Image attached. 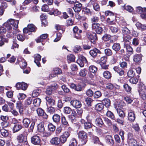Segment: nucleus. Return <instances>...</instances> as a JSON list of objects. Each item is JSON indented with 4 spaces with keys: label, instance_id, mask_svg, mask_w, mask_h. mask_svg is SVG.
<instances>
[{
    "label": "nucleus",
    "instance_id": "48",
    "mask_svg": "<svg viewBox=\"0 0 146 146\" xmlns=\"http://www.w3.org/2000/svg\"><path fill=\"white\" fill-rule=\"evenodd\" d=\"M81 47L79 45H76L74 46L73 48V51L76 53H78L82 50Z\"/></svg>",
    "mask_w": 146,
    "mask_h": 146
},
{
    "label": "nucleus",
    "instance_id": "62",
    "mask_svg": "<svg viewBox=\"0 0 146 146\" xmlns=\"http://www.w3.org/2000/svg\"><path fill=\"white\" fill-rule=\"evenodd\" d=\"M84 11L85 13L88 15H91L92 13V11L87 8L84 9Z\"/></svg>",
    "mask_w": 146,
    "mask_h": 146
},
{
    "label": "nucleus",
    "instance_id": "63",
    "mask_svg": "<svg viewBox=\"0 0 146 146\" xmlns=\"http://www.w3.org/2000/svg\"><path fill=\"white\" fill-rule=\"evenodd\" d=\"M35 122L34 121H33L29 129V132H33V130L34 129V128L35 126Z\"/></svg>",
    "mask_w": 146,
    "mask_h": 146
},
{
    "label": "nucleus",
    "instance_id": "37",
    "mask_svg": "<svg viewBox=\"0 0 146 146\" xmlns=\"http://www.w3.org/2000/svg\"><path fill=\"white\" fill-rule=\"evenodd\" d=\"M120 48V44L118 43H115L112 46V49L116 52L118 51Z\"/></svg>",
    "mask_w": 146,
    "mask_h": 146
},
{
    "label": "nucleus",
    "instance_id": "15",
    "mask_svg": "<svg viewBox=\"0 0 146 146\" xmlns=\"http://www.w3.org/2000/svg\"><path fill=\"white\" fill-rule=\"evenodd\" d=\"M70 104L76 108H80L82 106L81 102L77 100H72L70 102Z\"/></svg>",
    "mask_w": 146,
    "mask_h": 146
},
{
    "label": "nucleus",
    "instance_id": "46",
    "mask_svg": "<svg viewBox=\"0 0 146 146\" xmlns=\"http://www.w3.org/2000/svg\"><path fill=\"white\" fill-rule=\"evenodd\" d=\"M122 32L123 35H128L130 33V30L126 27H124L122 29Z\"/></svg>",
    "mask_w": 146,
    "mask_h": 146
},
{
    "label": "nucleus",
    "instance_id": "54",
    "mask_svg": "<svg viewBox=\"0 0 146 146\" xmlns=\"http://www.w3.org/2000/svg\"><path fill=\"white\" fill-rule=\"evenodd\" d=\"M77 145L76 140L74 138H72L70 141L69 146H76Z\"/></svg>",
    "mask_w": 146,
    "mask_h": 146
},
{
    "label": "nucleus",
    "instance_id": "23",
    "mask_svg": "<svg viewBox=\"0 0 146 146\" xmlns=\"http://www.w3.org/2000/svg\"><path fill=\"white\" fill-rule=\"evenodd\" d=\"M115 16L114 15H112L111 16L107 19V21L109 24L114 25L115 23Z\"/></svg>",
    "mask_w": 146,
    "mask_h": 146
},
{
    "label": "nucleus",
    "instance_id": "5",
    "mask_svg": "<svg viewBox=\"0 0 146 146\" xmlns=\"http://www.w3.org/2000/svg\"><path fill=\"white\" fill-rule=\"evenodd\" d=\"M87 38L90 40L91 42L94 44L96 42L97 40L96 34L94 32L89 33L87 34Z\"/></svg>",
    "mask_w": 146,
    "mask_h": 146
},
{
    "label": "nucleus",
    "instance_id": "56",
    "mask_svg": "<svg viewBox=\"0 0 146 146\" xmlns=\"http://www.w3.org/2000/svg\"><path fill=\"white\" fill-rule=\"evenodd\" d=\"M27 27L29 29L30 31L31 32L35 31V27L33 24L29 25L27 26Z\"/></svg>",
    "mask_w": 146,
    "mask_h": 146
},
{
    "label": "nucleus",
    "instance_id": "9",
    "mask_svg": "<svg viewBox=\"0 0 146 146\" xmlns=\"http://www.w3.org/2000/svg\"><path fill=\"white\" fill-rule=\"evenodd\" d=\"M69 135V132L65 131L59 138L60 140V142L62 143H64L66 141Z\"/></svg>",
    "mask_w": 146,
    "mask_h": 146
},
{
    "label": "nucleus",
    "instance_id": "22",
    "mask_svg": "<svg viewBox=\"0 0 146 146\" xmlns=\"http://www.w3.org/2000/svg\"><path fill=\"white\" fill-rule=\"evenodd\" d=\"M20 59H19V64L20 67L23 69H25L27 66V63L26 60L23 58H20Z\"/></svg>",
    "mask_w": 146,
    "mask_h": 146
},
{
    "label": "nucleus",
    "instance_id": "57",
    "mask_svg": "<svg viewBox=\"0 0 146 146\" xmlns=\"http://www.w3.org/2000/svg\"><path fill=\"white\" fill-rule=\"evenodd\" d=\"M87 74V71L85 69L81 70L79 72L80 76L82 77L85 76Z\"/></svg>",
    "mask_w": 146,
    "mask_h": 146
},
{
    "label": "nucleus",
    "instance_id": "25",
    "mask_svg": "<svg viewBox=\"0 0 146 146\" xmlns=\"http://www.w3.org/2000/svg\"><path fill=\"white\" fill-rule=\"evenodd\" d=\"M50 143L56 145H58L60 144V140L59 138L58 137H55L52 138L50 141Z\"/></svg>",
    "mask_w": 146,
    "mask_h": 146
},
{
    "label": "nucleus",
    "instance_id": "8",
    "mask_svg": "<svg viewBox=\"0 0 146 146\" xmlns=\"http://www.w3.org/2000/svg\"><path fill=\"white\" fill-rule=\"evenodd\" d=\"M80 122L83 124H84V128L85 129L88 130L92 127L91 122H86L84 119H81Z\"/></svg>",
    "mask_w": 146,
    "mask_h": 146
},
{
    "label": "nucleus",
    "instance_id": "19",
    "mask_svg": "<svg viewBox=\"0 0 146 146\" xmlns=\"http://www.w3.org/2000/svg\"><path fill=\"white\" fill-rule=\"evenodd\" d=\"M89 53L90 55L93 57H95L97 56V54L101 53V51L96 48H94L93 50H91Z\"/></svg>",
    "mask_w": 146,
    "mask_h": 146
},
{
    "label": "nucleus",
    "instance_id": "27",
    "mask_svg": "<svg viewBox=\"0 0 146 146\" xmlns=\"http://www.w3.org/2000/svg\"><path fill=\"white\" fill-rule=\"evenodd\" d=\"M143 56L141 54H136L133 56V60L136 62H139L141 60Z\"/></svg>",
    "mask_w": 146,
    "mask_h": 146
},
{
    "label": "nucleus",
    "instance_id": "13",
    "mask_svg": "<svg viewBox=\"0 0 146 146\" xmlns=\"http://www.w3.org/2000/svg\"><path fill=\"white\" fill-rule=\"evenodd\" d=\"M17 139L18 141L21 143L25 142V144L27 143V137L22 134H20L17 136Z\"/></svg>",
    "mask_w": 146,
    "mask_h": 146
},
{
    "label": "nucleus",
    "instance_id": "34",
    "mask_svg": "<svg viewBox=\"0 0 146 146\" xmlns=\"http://www.w3.org/2000/svg\"><path fill=\"white\" fill-rule=\"evenodd\" d=\"M122 7L124 9L130 13H132L133 11V8L130 5H125Z\"/></svg>",
    "mask_w": 146,
    "mask_h": 146
},
{
    "label": "nucleus",
    "instance_id": "4",
    "mask_svg": "<svg viewBox=\"0 0 146 146\" xmlns=\"http://www.w3.org/2000/svg\"><path fill=\"white\" fill-rule=\"evenodd\" d=\"M128 142L129 146H139L137 144L136 140L133 138V134L131 133H128Z\"/></svg>",
    "mask_w": 146,
    "mask_h": 146
},
{
    "label": "nucleus",
    "instance_id": "16",
    "mask_svg": "<svg viewBox=\"0 0 146 146\" xmlns=\"http://www.w3.org/2000/svg\"><path fill=\"white\" fill-rule=\"evenodd\" d=\"M128 119L131 122L134 121L135 118V114L132 110H129L128 116Z\"/></svg>",
    "mask_w": 146,
    "mask_h": 146
},
{
    "label": "nucleus",
    "instance_id": "64",
    "mask_svg": "<svg viewBox=\"0 0 146 146\" xmlns=\"http://www.w3.org/2000/svg\"><path fill=\"white\" fill-rule=\"evenodd\" d=\"M48 128L50 131H53L55 129V126L52 123H49L48 126Z\"/></svg>",
    "mask_w": 146,
    "mask_h": 146
},
{
    "label": "nucleus",
    "instance_id": "42",
    "mask_svg": "<svg viewBox=\"0 0 146 146\" xmlns=\"http://www.w3.org/2000/svg\"><path fill=\"white\" fill-rule=\"evenodd\" d=\"M111 36L109 34H106L102 38V40L104 41H107L111 39Z\"/></svg>",
    "mask_w": 146,
    "mask_h": 146
},
{
    "label": "nucleus",
    "instance_id": "31",
    "mask_svg": "<svg viewBox=\"0 0 146 146\" xmlns=\"http://www.w3.org/2000/svg\"><path fill=\"white\" fill-rule=\"evenodd\" d=\"M95 123L97 126L100 127H102L104 124L102 119L100 117L96 119Z\"/></svg>",
    "mask_w": 146,
    "mask_h": 146
},
{
    "label": "nucleus",
    "instance_id": "1",
    "mask_svg": "<svg viewBox=\"0 0 146 146\" xmlns=\"http://www.w3.org/2000/svg\"><path fill=\"white\" fill-rule=\"evenodd\" d=\"M19 21L18 20H14L11 19L8 20L6 23H4V26L5 27H0V33H4L7 30V33L6 36L8 37H13V35L16 34V32L13 31L12 30V27H13L15 28L18 27Z\"/></svg>",
    "mask_w": 146,
    "mask_h": 146
},
{
    "label": "nucleus",
    "instance_id": "17",
    "mask_svg": "<svg viewBox=\"0 0 146 146\" xmlns=\"http://www.w3.org/2000/svg\"><path fill=\"white\" fill-rule=\"evenodd\" d=\"M16 108L19 110V112L21 115L23 114V107L21 101H18L16 103Z\"/></svg>",
    "mask_w": 146,
    "mask_h": 146
},
{
    "label": "nucleus",
    "instance_id": "39",
    "mask_svg": "<svg viewBox=\"0 0 146 146\" xmlns=\"http://www.w3.org/2000/svg\"><path fill=\"white\" fill-rule=\"evenodd\" d=\"M22 128V126L21 125L15 124L13 127V130L15 132H17L20 130Z\"/></svg>",
    "mask_w": 146,
    "mask_h": 146
},
{
    "label": "nucleus",
    "instance_id": "47",
    "mask_svg": "<svg viewBox=\"0 0 146 146\" xmlns=\"http://www.w3.org/2000/svg\"><path fill=\"white\" fill-rule=\"evenodd\" d=\"M0 132L1 135L3 137H6L8 135L9 133L7 130L4 129H1Z\"/></svg>",
    "mask_w": 146,
    "mask_h": 146
},
{
    "label": "nucleus",
    "instance_id": "61",
    "mask_svg": "<svg viewBox=\"0 0 146 146\" xmlns=\"http://www.w3.org/2000/svg\"><path fill=\"white\" fill-rule=\"evenodd\" d=\"M93 140L94 143H98L100 144H101L102 143L100 141L99 138L96 136H93Z\"/></svg>",
    "mask_w": 146,
    "mask_h": 146
},
{
    "label": "nucleus",
    "instance_id": "59",
    "mask_svg": "<svg viewBox=\"0 0 146 146\" xmlns=\"http://www.w3.org/2000/svg\"><path fill=\"white\" fill-rule=\"evenodd\" d=\"M26 96L25 94L21 93H19L17 95L18 98L19 100L24 99Z\"/></svg>",
    "mask_w": 146,
    "mask_h": 146
},
{
    "label": "nucleus",
    "instance_id": "12",
    "mask_svg": "<svg viewBox=\"0 0 146 146\" xmlns=\"http://www.w3.org/2000/svg\"><path fill=\"white\" fill-rule=\"evenodd\" d=\"M36 111L38 116L42 117L45 119H46L47 118L48 115L42 109L38 108L36 110Z\"/></svg>",
    "mask_w": 146,
    "mask_h": 146
},
{
    "label": "nucleus",
    "instance_id": "14",
    "mask_svg": "<svg viewBox=\"0 0 146 146\" xmlns=\"http://www.w3.org/2000/svg\"><path fill=\"white\" fill-rule=\"evenodd\" d=\"M16 86L18 89H22L24 90H26L27 87V84L24 82L17 83Z\"/></svg>",
    "mask_w": 146,
    "mask_h": 146
},
{
    "label": "nucleus",
    "instance_id": "24",
    "mask_svg": "<svg viewBox=\"0 0 146 146\" xmlns=\"http://www.w3.org/2000/svg\"><path fill=\"white\" fill-rule=\"evenodd\" d=\"M131 38V36L129 35H123V41L124 43L125 46V44H128L129 43Z\"/></svg>",
    "mask_w": 146,
    "mask_h": 146
},
{
    "label": "nucleus",
    "instance_id": "6",
    "mask_svg": "<svg viewBox=\"0 0 146 146\" xmlns=\"http://www.w3.org/2000/svg\"><path fill=\"white\" fill-rule=\"evenodd\" d=\"M73 31L74 37L77 39H80L81 36L80 34L82 33V31L79 29L77 27L75 26L73 29Z\"/></svg>",
    "mask_w": 146,
    "mask_h": 146
},
{
    "label": "nucleus",
    "instance_id": "30",
    "mask_svg": "<svg viewBox=\"0 0 146 146\" xmlns=\"http://www.w3.org/2000/svg\"><path fill=\"white\" fill-rule=\"evenodd\" d=\"M139 30H143L146 29V25L142 24L139 22H137L135 24Z\"/></svg>",
    "mask_w": 146,
    "mask_h": 146
},
{
    "label": "nucleus",
    "instance_id": "3",
    "mask_svg": "<svg viewBox=\"0 0 146 146\" xmlns=\"http://www.w3.org/2000/svg\"><path fill=\"white\" fill-rule=\"evenodd\" d=\"M78 137L81 140L82 145L85 144L87 141V133L83 131H80L78 133Z\"/></svg>",
    "mask_w": 146,
    "mask_h": 146
},
{
    "label": "nucleus",
    "instance_id": "32",
    "mask_svg": "<svg viewBox=\"0 0 146 146\" xmlns=\"http://www.w3.org/2000/svg\"><path fill=\"white\" fill-rule=\"evenodd\" d=\"M52 118L54 122L56 123H58L60 122V116L56 114H54Z\"/></svg>",
    "mask_w": 146,
    "mask_h": 146
},
{
    "label": "nucleus",
    "instance_id": "33",
    "mask_svg": "<svg viewBox=\"0 0 146 146\" xmlns=\"http://www.w3.org/2000/svg\"><path fill=\"white\" fill-rule=\"evenodd\" d=\"M138 92L139 96L142 99L146 101V94L141 89L138 90Z\"/></svg>",
    "mask_w": 146,
    "mask_h": 146
},
{
    "label": "nucleus",
    "instance_id": "58",
    "mask_svg": "<svg viewBox=\"0 0 146 146\" xmlns=\"http://www.w3.org/2000/svg\"><path fill=\"white\" fill-rule=\"evenodd\" d=\"M127 74L128 77L131 78L134 77L135 74L134 72L132 70H129L127 72Z\"/></svg>",
    "mask_w": 146,
    "mask_h": 146
},
{
    "label": "nucleus",
    "instance_id": "11",
    "mask_svg": "<svg viewBox=\"0 0 146 146\" xmlns=\"http://www.w3.org/2000/svg\"><path fill=\"white\" fill-rule=\"evenodd\" d=\"M90 5H93V8L96 11H99L100 10V7L97 3L96 0H91L90 2Z\"/></svg>",
    "mask_w": 146,
    "mask_h": 146
},
{
    "label": "nucleus",
    "instance_id": "60",
    "mask_svg": "<svg viewBox=\"0 0 146 146\" xmlns=\"http://www.w3.org/2000/svg\"><path fill=\"white\" fill-rule=\"evenodd\" d=\"M102 96V93L99 91L95 92L94 93V96L96 98H98L101 97Z\"/></svg>",
    "mask_w": 146,
    "mask_h": 146
},
{
    "label": "nucleus",
    "instance_id": "29",
    "mask_svg": "<svg viewBox=\"0 0 146 146\" xmlns=\"http://www.w3.org/2000/svg\"><path fill=\"white\" fill-rule=\"evenodd\" d=\"M48 36V35L47 34H42L36 40V41L37 43L42 42L43 40L46 38Z\"/></svg>",
    "mask_w": 146,
    "mask_h": 146
},
{
    "label": "nucleus",
    "instance_id": "18",
    "mask_svg": "<svg viewBox=\"0 0 146 146\" xmlns=\"http://www.w3.org/2000/svg\"><path fill=\"white\" fill-rule=\"evenodd\" d=\"M32 143L35 145H39L40 142V140L39 136L35 135L31 138Z\"/></svg>",
    "mask_w": 146,
    "mask_h": 146
},
{
    "label": "nucleus",
    "instance_id": "38",
    "mask_svg": "<svg viewBox=\"0 0 146 146\" xmlns=\"http://www.w3.org/2000/svg\"><path fill=\"white\" fill-rule=\"evenodd\" d=\"M102 103L107 108L110 105V101L108 98L104 99L102 100Z\"/></svg>",
    "mask_w": 146,
    "mask_h": 146
},
{
    "label": "nucleus",
    "instance_id": "53",
    "mask_svg": "<svg viewBox=\"0 0 146 146\" xmlns=\"http://www.w3.org/2000/svg\"><path fill=\"white\" fill-rule=\"evenodd\" d=\"M124 46L126 48L127 52L130 53V54H131L133 53V49L129 45V44H125V46Z\"/></svg>",
    "mask_w": 146,
    "mask_h": 146
},
{
    "label": "nucleus",
    "instance_id": "10",
    "mask_svg": "<svg viewBox=\"0 0 146 146\" xmlns=\"http://www.w3.org/2000/svg\"><path fill=\"white\" fill-rule=\"evenodd\" d=\"M105 139L106 143L109 146H112L114 144V141L112 136L110 135H106L105 137Z\"/></svg>",
    "mask_w": 146,
    "mask_h": 146
},
{
    "label": "nucleus",
    "instance_id": "52",
    "mask_svg": "<svg viewBox=\"0 0 146 146\" xmlns=\"http://www.w3.org/2000/svg\"><path fill=\"white\" fill-rule=\"evenodd\" d=\"M71 109L68 107H66L64 108V112L66 114H70L72 112Z\"/></svg>",
    "mask_w": 146,
    "mask_h": 146
},
{
    "label": "nucleus",
    "instance_id": "2",
    "mask_svg": "<svg viewBox=\"0 0 146 146\" xmlns=\"http://www.w3.org/2000/svg\"><path fill=\"white\" fill-rule=\"evenodd\" d=\"M136 11L138 14L140 15L141 17L143 19H146V8L140 6L137 7Z\"/></svg>",
    "mask_w": 146,
    "mask_h": 146
},
{
    "label": "nucleus",
    "instance_id": "51",
    "mask_svg": "<svg viewBox=\"0 0 146 146\" xmlns=\"http://www.w3.org/2000/svg\"><path fill=\"white\" fill-rule=\"evenodd\" d=\"M89 70L90 72L94 73L97 70V67L94 66L92 65L89 68Z\"/></svg>",
    "mask_w": 146,
    "mask_h": 146
},
{
    "label": "nucleus",
    "instance_id": "45",
    "mask_svg": "<svg viewBox=\"0 0 146 146\" xmlns=\"http://www.w3.org/2000/svg\"><path fill=\"white\" fill-rule=\"evenodd\" d=\"M104 108V105L102 103H100L97 104L95 106L96 110L98 111H101Z\"/></svg>",
    "mask_w": 146,
    "mask_h": 146
},
{
    "label": "nucleus",
    "instance_id": "36",
    "mask_svg": "<svg viewBox=\"0 0 146 146\" xmlns=\"http://www.w3.org/2000/svg\"><path fill=\"white\" fill-rule=\"evenodd\" d=\"M103 75L104 77L107 79H109L111 77V73L110 72L108 71H104L103 73Z\"/></svg>",
    "mask_w": 146,
    "mask_h": 146
},
{
    "label": "nucleus",
    "instance_id": "28",
    "mask_svg": "<svg viewBox=\"0 0 146 146\" xmlns=\"http://www.w3.org/2000/svg\"><path fill=\"white\" fill-rule=\"evenodd\" d=\"M22 122L23 126L27 128L28 127L31 122L30 119L25 118L23 119Z\"/></svg>",
    "mask_w": 146,
    "mask_h": 146
},
{
    "label": "nucleus",
    "instance_id": "7",
    "mask_svg": "<svg viewBox=\"0 0 146 146\" xmlns=\"http://www.w3.org/2000/svg\"><path fill=\"white\" fill-rule=\"evenodd\" d=\"M87 62V60L86 58L83 56L79 57L77 60V63L81 67H83L84 66V64Z\"/></svg>",
    "mask_w": 146,
    "mask_h": 146
},
{
    "label": "nucleus",
    "instance_id": "50",
    "mask_svg": "<svg viewBox=\"0 0 146 146\" xmlns=\"http://www.w3.org/2000/svg\"><path fill=\"white\" fill-rule=\"evenodd\" d=\"M75 58L74 56L72 54L68 55L67 56L68 60L70 62H74L75 60Z\"/></svg>",
    "mask_w": 146,
    "mask_h": 146
},
{
    "label": "nucleus",
    "instance_id": "44",
    "mask_svg": "<svg viewBox=\"0 0 146 146\" xmlns=\"http://www.w3.org/2000/svg\"><path fill=\"white\" fill-rule=\"evenodd\" d=\"M38 131L40 133H43L44 131V125L42 123H40L37 126Z\"/></svg>",
    "mask_w": 146,
    "mask_h": 146
},
{
    "label": "nucleus",
    "instance_id": "26",
    "mask_svg": "<svg viewBox=\"0 0 146 146\" xmlns=\"http://www.w3.org/2000/svg\"><path fill=\"white\" fill-rule=\"evenodd\" d=\"M46 101L51 106H54L55 104V101L50 96H46L45 98Z\"/></svg>",
    "mask_w": 146,
    "mask_h": 146
},
{
    "label": "nucleus",
    "instance_id": "55",
    "mask_svg": "<svg viewBox=\"0 0 146 146\" xmlns=\"http://www.w3.org/2000/svg\"><path fill=\"white\" fill-rule=\"evenodd\" d=\"M110 29L113 33H115L117 32L118 29L116 25L112 26L110 27Z\"/></svg>",
    "mask_w": 146,
    "mask_h": 146
},
{
    "label": "nucleus",
    "instance_id": "43",
    "mask_svg": "<svg viewBox=\"0 0 146 146\" xmlns=\"http://www.w3.org/2000/svg\"><path fill=\"white\" fill-rule=\"evenodd\" d=\"M106 116L112 120H115V117L113 113L111 111H108L106 113Z\"/></svg>",
    "mask_w": 146,
    "mask_h": 146
},
{
    "label": "nucleus",
    "instance_id": "35",
    "mask_svg": "<svg viewBox=\"0 0 146 146\" xmlns=\"http://www.w3.org/2000/svg\"><path fill=\"white\" fill-rule=\"evenodd\" d=\"M41 100L39 98H36L34 99L33 101V103L35 106L38 107L40 104Z\"/></svg>",
    "mask_w": 146,
    "mask_h": 146
},
{
    "label": "nucleus",
    "instance_id": "40",
    "mask_svg": "<svg viewBox=\"0 0 146 146\" xmlns=\"http://www.w3.org/2000/svg\"><path fill=\"white\" fill-rule=\"evenodd\" d=\"M53 72L55 75L60 74H62V71L59 68H54L53 70Z\"/></svg>",
    "mask_w": 146,
    "mask_h": 146
},
{
    "label": "nucleus",
    "instance_id": "41",
    "mask_svg": "<svg viewBox=\"0 0 146 146\" xmlns=\"http://www.w3.org/2000/svg\"><path fill=\"white\" fill-rule=\"evenodd\" d=\"M125 90L127 92H130L132 88L127 84H125L123 85Z\"/></svg>",
    "mask_w": 146,
    "mask_h": 146
},
{
    "label": "nucleus",
    "instance_id": "20",
    "mask_svg": "<svg viewBox=\"0 0 146 146\" xmlns=\"http://www.w3.org/2000/svg\"><path fill=\"white\" fill-rule=\"evenodd\" d=\"M34 62L38 67L40 66V61L41 60V56L39 54H36L34 55Z\"/></svg>",
    "mask_w": 146,
    "mask_h": 146
},
{
    "label": "nucleus",
    "instance_id": "21",
    "mask_svg": "<svg viewBox=\"0 0 146 146\" xmlns=\"http://www.w3.org/2000/svg\"><path fill=\"white\" fill-rule=\"evenodd\" d=\"M82 7L81 4L78 2H76L74 4V9L75 12H79L81 10Z\"/></svg>",
    "mask_w": 146,
    "mask_h": 146
},
{
    "label": "nucleus",
    "instance_id": "49",
    "mask_svg": "<svg viewBox=\"0 0 146 146\" xmlns=\"http://www.w3.org/2000/svg\"><path fill=\"white\" fill-rule=\"evenodd\" d=\"M117 112L119 116L122 118H123L125 116V114L123 111L120 109H117Z\"/></svg>",
    "mask_w": 146,
    "mask_h": 146
}]
</instances>
